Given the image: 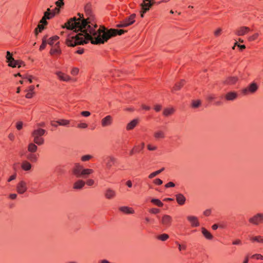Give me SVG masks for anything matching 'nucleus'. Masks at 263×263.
Wrapping results in <instances>:
<instances>
[{"label": "nucleus", "instance_id": "2eb2a0df", "mask_svg": "<svg viewBox=\"0 0 263 263\" xmlns=\"http://www.w3.org/2000/svg\"><path fill=\"white\" fill-rule=\"evenodd\" d=\"M113 122V118L110 115H107L101 120V125L102 127L110 126Z\"/></svg>", "mask_w": 263, "mask_h": 263}, {"label": "nucleus", "instance_id": "393cba45", "mask_svg": "<svg viewBox=\"0 0 263 263\" xmlns=\"http://www.w3.org/2000/svg\"><path fill=\"white\" fill-rule=\"evenodd\" d=\"M139 120L138 119H135L129 122L126 127L127 130H130L133 129L138 124Z\"/></svg>", "mask_w": 263, "mask_h": 263}, {"label": "nucleus", "instance_id": "c03bdc74", "mask_svg": "<svg viewBox=\"0 0 263 263\" xmlns=\"http://www.w3.org/2000/svg\"><path fill=\"white\" fill-rule=\"evenodd\" d=\"M252 258H256V259H261L263 260V255L260 254H255L254 255H252L250 257Z\"/></svg>", "mask_w": 263, "mask_h": 263}, {"label": "nucleus", "instance_id": "49530a36", "mask_svg": "<svg viewBox=\"0 0 263 263\" xmlns=\"http://www.w3.org/2000/svg\"><path fill=\"white\" fill-rule=\"evenodd\" d=\"M55 5L57 6V7L58 8H61L64 5V3L63 0H58L55 2Z\"/></svg>", "mask_w": 263, "mask_h": 263}, {"label": "nucleus", "instance_id": "58836bf2", "mask_svg": "<svg viewBox=\"0 0 263 263\" xmlns=\"http://www.w3.org/2000/svg\"><path fill=\"white\" fill-rule=\"evenodd\" d=\"M44 29V25L43 24H39L34 30V33L37 35L39 32H41Z\"/></svg>", "mask_w": 263, "mask_h": 263}, {"label": "nucleus", "instance_id": "9b49d317", "mask_svg": "<svg viewBox=\"0 0 263 263\" xmlns=\"http://www.w3.org/2000/svg\"><path fill=\"white\" fill-rule=\"evenodd\" d=\"M155 3V0H143L141 4V9L143 10V12L148 11Z\"/></svg>", "mask_w": 263, "mask_h": 263}, {"label": "nucleus", "instance_id": "f03ea898", "mask_svg": "<svg viewBox=\"0 0 263 263\" xmlns=\"http://www.w3.org/2000/svg\"><path fill=\"white\" fill-rule=\"evenodd\" d=\"M126 32V30L117 29H110L106 31L105 28L102 29L99 28L96 32L91 30L90 33L92 34L93 37L90 42L91 44L95 45L104 44L111 37L117 35H122Z\"/></svg>", "mask_w": 263, "mask_h": 263}, {"label": "nucleus", "instance_id": "5fc2aeb1", "mask_svg": "<svg viewBox=\"0 0 263 263\" xmlns=\"http://www.w3.org/2000/svg\"><path fill=\"white\" fill-rule=\"evenodd\" d=\"M79 71V69L78 68H73L71 71V73L73 76H76L78 74Z\"/></svg>", "mask_w": 263, "mask_h": 263}, {"label": "nucleus", "instance_id": "8fccbe9b", "mask_svg": "<svg viewBox=\"0 0 263 263\" xmlns=\"http://www.w3.org/2000/svg\"><path fill=\"white\" fill-rule=\"evenodd\" d=\"M95 181L92 179H89L87 180L85 182V184H86L88 186H92L94 184Z\"/></svg>", "mask_w": 263, "mask_h": 263}, {"label": "nucleus", "instance_id": "09e8293b", "mask_svg": "<svg viewBox=\"0 0 263 263\" xmlns=\"http://www.w3.org/2000/svg\"><path fill=\"white\" fill-rule=\"evenodd\" d=\"M153 183L156 185H160L162 184L163 181L159 178H156L154 180Z\"/></svg>", "mask_w": 263, "mask_h": 263}, {"label": "nucleus", "instance_id": "bb28decb", "mask_svg": "<svg viewBox=\"0 0 263 263\" xmlns=\"http://www.w3.org/2000/svg\"><path fill=\"white\" fill-rule=\"evenodd\" d=\"M119 210L126 214H131L135 213V211L133 208L126 206H121L119 208Z\"/></svg>", "mask_w": 263, "mask_h": 263}, {"label": "nucleus", "instance_id": "ea45409f", "mask_svg": "<svg viewBox=\"0 0 263 263\" xmlns=\"http://www.w3.org/2000/svg\"><path fill=\"white\" fill-rule=\"evenodd\" d=\"M44 16L49 20L54 16V13L51 12L46 11L44 12Z\"/></svg>", "mask_w": 263, "mask_h": 263}, {"label": "nucleus", "instance_id": "c9c22d12", "mask_svg": "<svg viewBox=\"0 0 263 263\" xmlns=\"http://www.w3.org/2000/svg\"><path fill=\"white\" fill-rule=\"evenodd\" d=\"M58 124L60 126H67L70 123V121L66 119H59L57 120Z\"/></svg>", "mask_w": 263, "mask_h": 263}, {"label": "nucleus", "instance_id": "6ab92c4d", "mask_svg": "<svg viewBox=\"0 0 263 263\" xmlns=\"http://www.w3.org/2000/svg\"><path fill=\"white\" fill-rule=\"evenodd\" d=\"M136 14L133 13L129 15L128 17L125 18L123 20V22L127 26H130L134 24L135 22Z\"/></svg>", "mask_w": 263, "mask_h": 263}, {"label": "nucleus", "instance_id": "7ed1b4c3", "mask_svg": "<svg viewBox=\"0 0 263 263\" xmlns=\"http://www.w3.org/2000/svg\"><path fill=\"white\" fill-rule=\"evenodd\" d=\"M72 174L77 178H86L93 173V170L90 168H84L83 165L76 163L72 168Z\"/></svg>", "mask_w": 263, "mask_h": 263}, {"label": "nucleus", "instance_id": "a18cd8bd", "mask_svg": "<svg viewBox=\"0 0 263 263\" xmlns=\"http://www.w3.org/2000/svg\"><path fill=\"white\" fill-rule=\"evenodd\" d=\"M147 149L149 151H154L157 149V146L151 144H148L147 145Z\"/></svg>", "mask_w": 263, "mask_h": 263}, {"label": "nucleus", "instance_id": "f257e3e1", "mask_svg": "<svg viewBox=\"0 0 263 263\" xmlns=\"http://www.w3.org/2000/svg\"><path fill=\"white\" fill-rule=\"evenodd\" d=\"M87 18L85 19L83 14L78 13L79 17H73L69 19L63 26L68 30H73L76 34H68L66 40V44L69 47L87 44L91 41L93 35L91 34V30L97 31V25L94 22V15L87 4L85 7Z\"/></svg>", "mask_w": 263, "mask_h": 263}, {"label": "nucleus", "instance_id": "603ef678", "mask_svg": "<svg viewBox=\"0 0 263 263\" xmlns=\"http://www.w3.org/2000/svg\"><path fill=\"white\" fill-rule=\"evenodd\" d=\"M216 97L215 95L214 94H210L207 96V99L209 101H212L216 99Z\"/></svg>", "mask_w": 263, "mask_h": 263}, {"label": "nucleus", "instance_id": "f8f14e48", "mask_svg": "<svg viewBox=\"0 0 263 263\" xmlns=\"http://www.w3.org/2000/svg\"><path fill=\"white\" fill-rule=\"evenodd\" d=\"M61 53L62 50L60 47V42H57L54 46H51L49 53L51 55L54 56L60 55Z\"/></svg>", "mask_w": 263, "mask_h": 263}, {"label": "nucleus", "instance_id": "052dcab7", "mask_svg": "<svg viewBox=\"0 0 263 263\" xmlns=\"http://www.w3.org/2000/svg\"><path fill=\"white\" fill-rule=\"evenodd\" d=\"M176 243L178 246V249L179 251H181L182 250H185L186 249V246L185 245H181L178 242H176Z\"/></svg>", "mask_w": 263, "mask_h": 263}, {"label": "nucleus", "instance_id": "20e7f679", "mask_svg": "<svg viewBox=\"0 0 263 263\" xmlns=\"http://www.w3.org/2000/svg\"><path fill=\"white\" fill-rule=\"evenodd\" d=\"M46 133L45 129L38 128L33 130L31 133V136L33 138V142L38 145L44 143V139L42 137Z\"/></svg>", "mask_w": 263, "mask_h": 263}, {"label": "nucleus", "instance_id": "a211bd4d", "mask_svg": "<svg viewBox=\"0 0 263 263\" xmlns=\"http://www.w3.org/2000/svg\"><path fill=\"white\" fill-rule=\"evenodd\" d=\"M39 155L34 153H30L26 154V158L28 160L32 163L37 162L39 159Z\"/></svg>", "mask_w": 263, "mask_h": 263}, {"label": "nucleus", "instance_id": "dca6fc26", "mask_svg": "<svg viewBox=\"0 0 263 263\" xmlns=\"http://www.w3.org/2000/svg\"><path fill=\"white\" fill-rule=\"evenodd\" d=\"M250 31V28L246 26H242L237 29L235 31V33L238 36H242L248 33Z\"/></svg>", "mask_w": 263, "mask_h": 263}, {"label": "nucleus", "instance_id": "69168bd1", "mask_svg": "<svg viewBox=\"0 0 263 263\" xmlns=\"http://www.w3.org/2000/svg\"><path fill=\"white\" fill-rule=\"evenodd\" d=\"M211 214V210L207 209L203 212V215L205 216H209Z\"/></svg>", "mask_w": 263, "mask_h": 263}, {"label": "nucleus", "instance_id": "473e14b6", "mask_svg": "<svg viewBox=\"0 0 263 263\" xmlns=\"http://www.w3.org/2000/svg\"><path fill=\"white\" fill-rule=\"evenodd\" d=\"M175 109L173 108H166L163 110V115L165 117H168L174 114Z\"/></svg>", "mask_w": 263, "mask_h": 263}, {"label": "nucleus", "instance_id": "9d476101", "mask_svg": "<svg viewBox=\"0 0 263 263\" xmlns=\"http://www.w3.org/2000/svg\"><path fill=\"white\" fill-rule=\"evenodd\" d=\"M28 189L27 183L21 180L18 182L16 186V192L18 194H23Z\"/></svg>", "mask_w": 263, "mask_h": 263}, {"label": "nucleus", "instance_id": "0eeeda50", "mask_svg": "<svg viewBox=\"0 0 263 263\" xmlns=\"http://www.w3.org/2000/svg\"><path fill=\"white\" fill-rule=\"evenodd\" d=\"M259 89L258 85L255 82L249 84L247 87L243 88L241 92L244 95H249L255 93Z\"/></svg>", "mask_w": 263, "mask_h": 263}, {"label": "nucleus", "instance_id": "6e6d98bb", "mask_svg": "<svg viewBox=\"0 0 263 263\" xmlns=\"http://www.w3.org/2000/svg\"><path fill=\"white\" fill-rule=\"evenodd\" d=\"M175 186V183L171 181L168 182L165 185V187L166 188L173 187H174Z\"/></svg>", "mask_w": 263, "mask_h": 263}, {"label": "nucleus", "instance_id": "0e129e2a", "mask_svg": "<svg viewBox=\"0 0 263 263\" xmlns=\"http://www.w3.org/2000/svg\"><path fill=\"white\" fill-rule=\"evenodd\" d=\"M222 30L221 28L217 29L215 32H214V35L216 36H218L221 34Z\"/></svg>", "mask_w": 263, "mask_h": 263}, {"label": "nucleus", "instance_id": "338daca9", "mask_svg": "<svg viewBox=\"0 0 263 263\" xmlns=\"http://www.w3.org/2000/svg\"><path fill=\"white\" fill-rule=\"evenodd\" d=\"M162 108V106L161 105H156L154 107V109L156 111L158 112L161 110Z\"/></svg>", "mask_w": 263, "mask_h": 263}, {"label": "nucleus", "instance_id": "37998d69", "mask_svg": "<svg viewBox=\"0 0 263 263\" xmlns=\"http://www.w3.org/2000/svg\"><path fill=\"white\" fill-rule=\"evenodd\" d=\"M259 36L258 33H255L251 36H250L248 38L249 41H253L256 40Z\"/></svg>", "mask_w": 263, "mask_h": 263}, {"label": "nucleus", "instance_id": "a878e982", "mask_svg": "<svg viewBox=\"0 0 263 263\" xmlns=\"http://www.w3.org/2000/svg\"><path fill=\"white\" fill-rule=\"evenodd\" d=\"M85 182L82 180H78L73 184V188L75 190H81L85 185Z\"/></svg>", "mask_w": 263, "mask_h": 263}, {"label": "nucleus", "instance_id": "b1692460", "mask_svg": "<svg viewBox=\"0 0 263 263\" xmlns=\"http://www.w3.org/2000/svg\"><path fill=\"white\" fill-rule=\"evenodd\" d=\"M153 136L154 138L158 140L159 139H164L165 137V132L162 130H158L154 133Z\"/></svg>", "mask_w": 263, "mask_h": 263}, {"label": "nucleus", "instance_id": "423d86ee", "mask_svg": "<svg viewBox=\"0 0 263 263\" xmlns=\"http://www.w3.org/2000/svg\"><path fill=\"white\" fill-rule=\"evenodd\" d=\"M6 59L8 63V66L10 67L20 68L25 66L24 63L22 61L15 60L12 57V54L9 51L7 52Z\"/></svg>", "mask_w": 263, "mask_h": 263}, {"label": "nucleus", "instance_id": "4468645a", "mask_svg": "<svg viewBox=\"0 0 263 263\" xmlns=\"http://www.w3.org/2000/svg\"><path fill=\"white\" fill-rule=\"evenodd\" d=\"M187 221L190 223L191 226L193 228L198 227L200 226L198 218L195 216H187L186 217Z\"/></svg>", "mask_w": 263, "mask_h": 263}, {"label": "nucleus", "instance_id": "de8ad7c7", "mask_svg": "<svg viewBox=\"0 0 263 263\" xmlns=\"http://www.w3.org/2000/svg\"><path fill=\"white\" fill-rule=\"evenodd\" d=\"M149 212L151 214H156L160 212V210L157 208H152L149 210Z\"/></svg>", "mask_w": 263, "mask_h": 263}, {"label": "nucleus", "instance_id": "680f3d73", "mask_svg": "<svg viewBox=\"0 0 263 263\" xmlns=\"http://www.w3.org/2000/svg\"><path fill=\"white\" fill-rule=\"evenodd\" d=\"M16 127L18 130H21L23 127V123L22 122H17L16 123Z\"/></svg>", "mask_w": 263, "mask_h": 263}, {"label": "nucleus", "instance_id": "3c124183", "mask_svg": "<svg viewBox=\"0 0 263 263\" xmlns=\"http://www.w3.org/2000/svg\"><path fill=\"white\" fill-rule=\"evenodd\" d=\"M235 46H237L238 47H239V48L241 50H242L246 48V46L245 45H239V44H238L237 42H235L234 46L232 48L233 49H235Z\"/></svg>", "mask_w": 263, "mask_h": 263}, {"label": "nucleus", "instance_id": "1a4fd4ad", "mask_svg": "<svg viewBox=\"0 0 263 263\" xmlns=\"http://www.w3.org/2000/svg\"><path fill=\"white\" fill-rule=\"evenodd\" d=\"M249 222L255 226L263 223V213H258L250 217Z\"/></svg>", "mask_w": 263, "mask_h": 263}, {"label": "nucleus", "instance_id": "7c9ffc66", "mask_svg": "<svg viewBox=\"0 0 263 263\" xmlns=\"http://www.w3.org/2000/svg\"><path fill=\"white\" fill-rule=\"evenodd\" d=\"M34 86L33 85H31L28 87V89L27 90V93H26L25 97L27 99H31L33 97V95L34 94Z\"/></svg>", "mask_w": 263, "mask_h": 263}, {"label": "nucleus", "instance_id": "f3484780", "mask_svg": "<svg viewBox=\"0 0 263 263\" xmlns=\"http://www.w3.org/2000/svg\"><path fill=\"white\" fill-rule=\"evenodd\" d=\"M55 74L58 76V79L60 81L68 82L71 80V78L69 76L61 71H57Z\"/></svg>", "mask_w": 263, "mask_h": 263}, {"label": "nucleus", "instance_id": "a19ab883", "mask_svg": "<svg viewBox=\"0 0 263 263\" xmlns=\"http://www.w3.org/2000/svg\"><path fill=\"white\" fill-rule=\"evenodd\" d=\"M92 158V156L90 155H86L81 157V160L82 161L85 162L89 160Z\"/></svg>", "mask_w": 263, "mask_h": 263}, {"label": "nucleus", "instance_id": "412c9836", "mask_svg": "<svg viewBox=\"0 0 263 263\" xmlns=\"http://www.w3.org/2000/svg\"><path fill=\"white\" fill-rule=\"evenodd\" d=\"M175 197L176 201L179 205H182L185 204L186 198L182 194H177L175 195Z\"/></svg>", "mask_w": 263, "mask_h": 263}, {"label": "nucleus", "instance_id": "aec40b11", "mask_svg": "<svg viewBox=\"0 0 263 263\" xmlns=\"http://www.w3.org/2000/svg\"><path fill=\"white\" fill-rule=\"evenodd\" d=\"M32 165L30 162L27 160H23L21 163V168L26 172L31 171L32 168Z\"/></svg>", "mask_w": 263, "mask_h": 263}, {"label": "nucleus", "instance_id": "bf43d9fd", "mask_svg": "<svg viewBox=\"0 0 263 263\" xmlns=\"http://www.w3.org/2000/svg\"><path fill=\"white\" fill-rule=\"evenodd\" d=\"M47 18L45 17V16H43V17L41 20L40 23L41 24H43V25H46L47 24V22L46 21Z\"/></svg>", "mask_w": 263, "mask_h": 263}, {"label": "nucleus", "instance_id": "cd10ccee", "mask_svg": "<svg viewBox=\"0 0 263 263\" xmlns=\"http://www.w3.org/2000/svg\"><path fill=\"white\" fill-rule=\"evenodd\" d=\"M201 232L204 237L208 240H212L213 238V236L212 234L208 231L205 228H201Z\"/></svg>", "mask_w": 263, "mask_h": 263}, {"label": "nucleus", "instance_id": "72a5a7b5", "mask_svg": "<svg viewBox=\"0 0 263 263\" xmlns=\"http://www.w3.org/2000/svg\"><path fill=\"white\" fill-rule=\"evenodd\" d=\"M144 147L145 143L143 142H141L139 144L136 145L134 146L137 153H139L141 152L144 149Z\"/></svg>", "mask_w": 263, "mask_h": 263}, {"label": "nucleus", "instance_id": "ddd939ff", "mask_svg": "<svg viewBox=\"0 0 263 263\" xmlns=\"http://www.w3.org/2000/svg\"><path fill=\"white\" fill-rule=\"evenodd\" d=\"M116 162V159L112 156H108L104 159V163L105 164L106 169L109 170L111 167L114 165Z\"/></svg>", "mask_w": 263, "mask_h": 263}, {"label": "nucleus", "instance_id": "4d7b16f0", "mask_svg": "<svg viewBox=\"0 0 263 263\" xmlns=\"http://www.w3.org/2000/svg\"><path fill=\"white\" fill-rule=\"evenodd\" d=\"M81 115L85 117H87L90 115V112L88 111H83L81 112Z\"/></svg>", "mask_w": 263, "mask_h": 263}, {"label": "nucleus", "instance_id": "4be33fe9", "mask_svg": "<svg viewBox=\"0 0 263 263\" xmlns=\"http://www.w3.org/2000/svg\"><path fill=\"white\" fill-rule=\"evenodd\" d=\"M116 192L111 189H107L104 193L105 198L108 199L114 198L116 196Z\"/></svg>", "mask_w": 263, "mask_h": 263}, {"label": "nucleus", "instance_id": "e2e57ef3", "mask_svg": "<svg viewBox=\"0 0 263 263\" xmlns=\"http://www.w3.org/2000/svg\"><path fill=\"white\" fill-rule=\"evenodd\" d=\"M232 244L234 245H241L242 241L240 239H236L232 242Z\"/></svg>", "mask_w": 263, "mask_h": 263}, {"label": "nucleus", "instance_id": "864d4df0", "mask_svg": "<svg viewBox=\"0 0 263 263\" xmlns=\"http://www.w3.org/2000/svg\"><path fill=\"white\" fill-rule=\"evenodd\" d=\"M88 126L87 124L85 123H80L78 124L77 127L80 128H86Z\"/></svg>", "mask_w": 263, "mask_h": 263}, {"label": "nucleus", "instance_id": "5701e85b", "mask_svg": "<svg viewBox=\"0 0 263 263\" xmlns=\"http://www.w3.org/2000/svg\"><path fill=\"white\" fill-rule=\"evenodd\" d=\"M238 97L237 92L234 91L229 92L225 95V99L227 101H234Z\"/></svg>", "mask_w": 263, "mask_h": 263}, {"label": "nucleus", "instance_id": "39448f33", "mask_svg": "<svg viewBox=\"0 0 263 263\" xmlns=\"http://www.w3.org/2000/svg\"><path fill=\"white\" fill-rule=\"evenodd\" d=\"M48 37L47 35H45L43 37L42 44L39 48L40 51L44 50L47 44L51 46H53L55 45V43L59 42L58 41L59 37L58 35H54L49 39H48Z\"/></svg>", "mask_w": 263, "mask_h": 263}, {"label": "nucleus", "instance_id": "79ce46f5", "mask_svg": "<svg viewBox=\"0 0 263 263\" xmlns=\"http://www.w3.org/2000/svg\"><path fill=\"white\" fill-rule=\"evenodd\" d=\"M200 104L201 101L200 100H195L193 101L192 106L193 108H197L200 105Z\"/></svg>", "mask_w": 263, "mask_h": 263}, {"label": "nucleus", "instance_id": "6e6552de", "mask_svg": "<svg viewBox=\"0 0 263 263\" xmlns=\"http://www.w3.org/2000/svg\"><path fill=\"white\" fill-rule=\"evenodd\" d=\"M173 218L171 216L167 214L162 215L160 219V223L164 228H168L171 227L173 223Z\"/></svg>", "mask_w": 263, "mask_h": 263}, {"label": "nucleus", "instance_id": "13d9d810", "mask_svg": "<svg viewBox=\"0 0 263 263\" xmlns=\"http://www.w3.org/2000/svg\"><path fill=\"white\" fill-rule=\"evenodd\" d=\"M16 174L15 173L9 177V178L8 179L7 181L9 182L13 180H15L16 179Z\"/></svg>", "mask_w": 263, "mask_h": 263}, {"label": "nucleus", "instance_id": "c756f323", "mask_svg": "<svg viewBox=\"0 0 263 263\" xmlns=\"http://www.w3.org/2000/svg\"><path fill=\"white\" fill-rule=\"evenodd\" d=\"M185 84V81L183 80H181L180 82H177L175 84L173 87L172 91H177L180 90Z\"/></svg>", "mask_w": 263, "mask_h": 263}, {"label": "nucleus", "instance_id": "e433bc0d", "mask_svg": "<svg viewBox=\"0 0 263 263\" xmlns=\"http://www.w3.org/2000/svg\"><path fill=\"white\" fill-rule=\"evenodd\" d=\"M151 202L160 208H161L163 206V203L162 202L158 199L153 198L151 200Z\"/></svg>", "mask_w": 263, "mask_h": 263}, {"label": "nucleus", "instance_id": "4c0bfd02", "mask_svg": "<svg viewBox=\"0 0 263 263\" xmlns=\"http://www.w3.org/2000/svg\"><path fill=\"white\" fill-rule=\"evenodd\" d=\"M157 239L162 241H165L169 238V235L167 234L163 233L157 236Z\"/></svg>", "mask_w": 263, "mask_h": 263}, {"label": "nucleus", "instance_id": "f704fd0d", "mask_svg": "<svg viewBox=\"0 0 263 263\" xmlns=\"http://www.w3.org/2000/svg\"><path fill=\"white\" fill-rule=\"evenodd\" d=\"M250 240L252 242H257L259 243H263V237L261 236H256L254 237H252L250 238Z\"/></svg>", "mask_w": 263, "mask_h": 263}, {"label": "nucleus", "instance_id": "774afa93", "mask_svg": "<svg viewBox=\"0 0 263 263\" xmlns=\"http://www.w3.org/2000/svg\"><path fill=\"white\" fill-rule=\"evenodd\" d=\"M117 26L119 28L127 27L126 24L124 23L123 21H121L120 23L117 25Z\"/></svg>", "mask_w": 263, "mask_h": 263}, {"label": "nucleus", "instance_id": "2f4dec72", "mask_svg": "<svg viewBox=\"0 0 263 263\" xmlns=\"http://www.w3.org/2000/svg\"><path fill=\"white\" fill-rule=\"evenodd\" d=\"M37 149V147L35 143H30L28 144L27 150L30 153H34L36 152Z\"/></svg>", "mask_w": 263, "mask_h": 263}, {"label": "nucleus", "instance_id": "c85d7f7f", "mask_svg": "<svg viewBox=\"0 0 263 263\" xmlns=\"http://www.w3.org/2000/svg\"><path fill=\"white\" fill-rule=\"evenodd\" d=\"M238 79L237 77H230L226 79L224 83L228 85L235 84L238 81Z\"/></svg>", "mask_w": 263, "mask_h": 263}]
</instances>
